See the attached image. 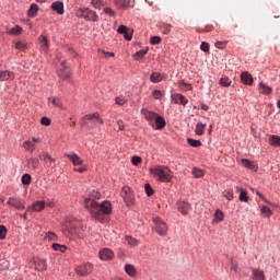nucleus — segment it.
<instances>
[{"label":"nucleus","instance_id":"nucleus-1","mask_svg":"<svg viewBox=\"0 0 280 280\" xmlns=\"http://www.w3.org/2000/svg\"><path fill=\"white\" fill-rule=\"evenodd\" d=\"M84 207L90 211L92 218H95V220H103V215H110V213H113V206L109 201L98 203L92 198H85Z\"/></svg>","mask_w":280,"mask_h":280},{"label":"nucleus","instance_id":"nucleus-2","mask_svg":"<svg viewBox=\"0 0 280 280\" xmlns=\"http://www.w3.org/2000/svg\"><path fill=\"white\" fill-rule=\"evenodd\" d=\"M151 174H154L160 183H172L174 173L167 166H155L150 168Z\"/></svg>","mask_w":280,"mask_h":280},{"label":"nucleus","instance_id":"nucleus-3","mask_svg":"<svg viewBox=\"0 0 280 280\" xmlns=\"http://www.w3.org/2000/svg\"><path fill=\"white\" fill-rule=\"evenodd\" d=\"M91 121V128H95L97 126H104V120L100 117V113H94V114H88L83 116L80 120L81 128H84L89 122Z\"/></svg>","mask_w":280,"mask_h":280},{"label":"nucleus","instance_id":"nucleus-4","mask_svg":"<svg viewBox=\"0 0 280 280\" xmlns=\"http://www.w3.org/2000/svg\"><path fill=\"white\" fill-rule=\"evenodd\" d=\"M153 231H155L160 237H165L167 235V231H170V226L165 221H163V219L155 217L153 218Z\"/></svg>","mask_w":280,"mask_h":280},{"label":"nucleus","instance_id":"nucleus-5","mask_svg":"<svg viewBox=\"0 0 280 280\" xmlns=\"http://www.w3.org/2000/svg\"><path fill=\"white\" fill-rule=\"evenodd\" d=\"M77 16L84 19L85 21H92L93 23H97V21H100V15L91 9H79L77 11Z\"/></svg>","mask_w":280,"mask_h":280},{"label":"nucleus","instance_id":"nucleus-6","mask_svg":"<svg viewBox=\"0 0 280 280\" xmlns=\"http://www.w3.org/2000/svg\"><path fill=\"white\" fill-rule=\"evenodd\" d=\"M57 75L60 80H69L71 78V69L67 66V61L61 60L59 65H57Z\"/></svg>","mask_w":280,"mask_h":280},{"label":"nucleus","instance_id":"nucleus-7","mask_svg":"<svg viewBox=\"0 0 280 280\" xmlns=\"http://www.w3.org/2000/svg\"><path fill=\"white\" fill-rule=\"evenodd\" d=\"M120 195L127 207H130L135 203V194L130 187H122Z\"/></svg>","mask_w":280,"mask_h":280},{"label":"nucleus","instance_id":"nucleus-8","mask_svg":"<svg viewBox=\"0 0 280 280\" xmlns=\"http://www.w3.org/2000/svg\"><path fill=\"white\" fill-rule=\"evenodd\" d=\"M75 272L79 277H86V275H91L93 272V265H91V262L81 265L75 268Z\"/></svg>","mask_w":280,"mask_h":280},{"label":"nucleus","instance_id":"nucleus-9","mask_svg":"<svg viewBox=\"0 0 280 280\" xmlns=\"http://www.w3.org/2000/svg\"><path fill=\"white\" fill-rule=\"evenodd\" d=\"M33 268L37 270L38 272H43L47 270V262L43 260L42 258L34 257L33 258Z\"/></svg>","mask_w":280,"mask_h":280},{"label":"nucleus","instance_id":"nucleus-10","mask_svg":"<svg viewBox=\"0 0 280 280\" xmlns=\"http://www.w3.org/2000/svg\"><path fill=\"white\" fill-rule=\"evenodd\" d=\"M141 115H143L144 119H147V121H149L150 126H152L154 128V121H155L156 117H159V115L156 113L150 112L148 109H142Z\"/></svg>","mask_w":280,"mask_h":280},{"label":"nucleus","instance_id":"nucleus-11","mask_svg":"<svg viewBox=\"0 0 280 280\" xmlns=\"http://www.w3.org/2000/svg\"><path fill=\"white\" fill-rule=\"evenodd\" d=\"M43 161H44V167L46 170H51L56 166V160L49 155V153H44L43 154Z\"/></svg>","mask_w":280,"mask_h":280},{"label":"nucleus","instance_id":"nucleus-12","mask_svg":"<svg viewBox=\"0 0 280 280\" xmlns=\"http://www.w3.org/2000/svg\"><path fill=\"white\" fill-rule=\"evenodd\" d=\"M249 270L252 272L253 280H266V272H264V270L255 267H250Z\"/></svg>","mask_w":280,"mask_h":280},{"label":"nucleus","instance_id":"nucleus-13","mask_svg":"<svg viewBox=\"0 0 280 280\" xmlns=\"http://www.w3.org/2000/svg\"><path fill=\"white\" fill-rule=\"evenodd\" d=\"M16 75L14 72L10 70H1L0 71V82H12Z\"/></svg>","mask_w":280,"mask_h":280},{"label":"nucleus","instance_id":"nucleus-14","mask_svg":"<svg viewBox=\"0 0 280 280\" xmlns=\"http://www.w3.org/2000/svg\"><path fill=\"white\" fill-rule=\"evenodd\" d=\"M172 102L174 104H180L182 106H187L189 103V100L187 97L183 96V94L175 93L171 96Z\"/></svg>","mask_w":280,"mask_h":280},{"label":"nucleus","instance_id":"nucleus-15","mask_svg":"<svg viewBox=\"0 0 280 280\" xmlns=\"http://www.w3.org/2000/svg\"><path fill=\"white\" fill-rule=\"evenodd\" d=\"M66 156L67 159H69V161H71L72 165L74 166L84 164V160L75 153H69V154H66Z\"/></svg>","mask_w":280,"mask_h":280},{"label":"nucleus","instance_id":"nucleus-16","mask_svg":"<svg viewBox=\"0 0 280 280\" xmlns=\"http://www.w3.org/2000/svg\"><path fill=\"white\" fill-rule=\"evenodd\" d=\"M177 209L182 215H187L191 209V205H189V202L179 201L177 202Z\"/></svg>","mask_w":280,"mask_h":280},{"label":"nucleus","instance_id":"nucleus-17","mask_svg":"<svg viewBox=\"0 0 280 280\" xmlns=\"http://www.w3.org/2000/svg\"><path fill=\"white\" fill-rule=\"evenodd\" d=\"M98 257L103 261H108V260L113 259V257H115V253H113V250H110L108 248H105L100 252Z\"/></svg>","mask_w":280,"mask_h":280},{"label":"nucleus","instance_id":"nucleus-18","mask_svg":"<svg viewBox=\"0 0 280 280\" xmlns=\"http://www.w3.org/2000/svg\"><path fill=\"white\" fill-rule=\"evenodd\" d=\"M7 205H9L10 207H14L15 209H19V211H22L23 209H25V206L23 205L21 199H18V198H9V200L7 201Z\"/></svg>","mask_w":280,"mask_h":280},{"label":"nucleus","instance_id":"nucleus-19","mask_svg":"<svg viewBox=\"0 0 280 280\" xmlns=\"http://www.w3.org/2000/svg\"><path fill=\"white\" fill-rule=\"evenodd\" d=\"M38 40H39L42 51L47 54L49 51V40L47 39V36L40 35L38 37Z\"/></svg>","mask_w":280,"mask_h":280},{"label":"nucleus","instance_id":"nucleus-20","mask_svg":"<svg viewBox=\"0 0 280 280\" xmlns=\"http://www.w3.org/2000/svg\"><path fill=\"white\" fill-rule=\"evenodd\" d=\"M51 10L57 14H65V4L60 1L52 2Z\"/></svg>","mask_w":280,"mask_h":280},{"label":"nucleus","instance_id":"nucleus-21","mask_svg":"<svg viewBox=\"0 0 280 280\" xmlns=\"http://www.w3.org/2000/svg\"><path fill=\"white\" fill-rule=\"evenodd\" d=\"M116 5L118 8H132L135 5V0H116Z\"/></svg>","mask_w":280,"mask_h":280},{"label":"nucleus","instance_id":"nucleus-22","mask_svg":"<svg viewBox=\"0 0 280 280\" xmlns=\"http://www.w3.org/2000/svg\"><path fill=\"white\" fill-rule=\"evenodd\" d=\"M241 80H242L243 84H247L248 86H250V84H253V75H250V73H248V72H243L241 74Z\"/></svg>","mask_w":280,"mask_h":280},{"label":"nucleus","instance_id":"nucleus-23","mask_svg":"<svg viewBox=\"0 0 280 280\" xmlns=\"http://www.w3.org/2000/svg\"><path fill=\"white\" fill-rule=\"evenodd\" d=\"M37 14H38V4L32 3L27 11V15L30 16V19H34L36 18Z\"/></svg>","mask_w":280,"mask_h":280},{"label":"nucleus","instance_id":"nucleus-24","mask_svg":"<svg viewBox=\"0 0 280 280\" xmlns=\"http://www.w3.org/2000/svg\"><path fill=\"white\" fill-rule=\"evenodd\" d=\"M27 165L32 170L36 171V170H38V165H40V160H38V158H31L27 161Z\"/></svg>","mask_w":280,"mask_h":280},{"label":"nucleus","instance_id":"nucleus-25","mask_svg":"<svg viewBox=\"0 0 280 280\" xmlns=\"http://www.w3.org/2000/svg\"><path fill=\"white\" fill-rule=\"evenodd\" d=\"M23 148L26 152H30L31 154L36 150V144L34 142L26 140L23 142Z\"/></svg>","mask_w":280,"mask_h":280},{"label":"nucleus","instance_id":"nucleus-26","mask_svg":"<svg viewBox=\"0 0 280 280\" xmlns=\"http://www.w3.org/2000/svg\"><path fill=\"white\" fill-rule=\"evenodd\" d=\"M259 93H262V95H270L272 93V88L266 85L265 83H260L258 85Z\"/></svg>","mask_w":280,"mask_h":280},{"label":"nucleus","instance_id":"nucleus-27","mask_svg":"<svg viewBox=\"0 0 280 280\" xmlns=\"http://www.w3.org/2000/svg\"><path fill=\"white\" fill-rule=\"evenodd\" d=\"M154 126H155L156 130H161V129L165 128V118H163L161 116H156V118L154 120Z\"/></svg>","mask_w":280,"mask_h":280},{"label":"nucleus","instance_id":"nucleus-28","mask_svg":"<svg viewBox=\"0 0 280 280\" xmlns=\"http://www.w3.org/2000/svg\"><path fill=\"white\" fill-rule=\"evenodd\" d=\"M206 128H207V124L198 122L196 125L195 133L198 135V137H202V135H205Z\"/></svg>","mask_w":280,"mask_h":280},{"label":"nucleus","instance_id":"nucleus-29","mask_svg":"<svg viewBox=\"0 0 280 280\" xmlns=\"http://www.w3.org/2000/svg\"><path fill=\"white\" fill-rule=\"evenodd\" d=\"M125 272H126L129 277H137V269H136L135 266H132V265H126V266H125Z\"/></svg>","mask_w":280,"mask_h":280},{"label":"nucleus","instance_id":"nucleus-30","mask_svg":"<svg viewBox=\"0 0 280 280\" xmlns=\"http://www.w3.org/2000/svg\"><path fill=\"white\" fill-rule=\"evenodd\" d=\"M269 143L273 148H280V137L279 136H270Z\"/></svg>","mask_w":280,"mask_h":280},{"label":"nucleus","instance_id":"nucleus-31","mask_svg":"<svg viewBox=\"0 0 280 280\" xmlns=\"http://www.w3.org/2000/svg\"><path fill=\"white\" fill-rule=\"evenodd\" d=\"M238 191H241L240 196H238V200H241V202H248V192L246 191V189L244 188H237Z\"/></svg>","mask_w":280,"mask_h":280},{"label":"nucleus","instance_id":"nucleus-32","mask_svg":"<svg viewBox=\"0 0 280 280\" xmlns=\"http://www.w3.org/2000/svg\"><path fill=\"white\" fill-rule=\"evenodd\" d=\"M43 209H45V201L43 200L36 201L32 207V210L37 212L43 211Z\"/></svg>","mask_w":280,"mask_h":280},{"label":"nucleus","instance_id":"nucleus-33","mask_svg":"<svg viewBox=\"0 0 280 280\" xmlns=\"http://www.w3.org/2000/svg\"><path fill=\"white\" fill-rule=\"evenodd\" d=\"M151 82H153L154 84L161 82V80H163V77L161 75V73L159 72H153L150 77Z\"/></svg>","mask_w":280,"mask_h":280},{"label":"nucleus","instance_id":"nucleus-34","mask_svg":"<svg viewBox=\"0 0 280 280\" xmlns=\"http://www.w3.org/2000/svg\"><path fill=\"white\" fill-rule=\"evenodd\" d=\"M242 163L244 167H247V170H257V166L255 165V162H250L249 160H242Z\"/></svg>","mask_w":280,"mask_h":280},{"label":"nucleus","instance_id":"nucleus-35","mask_svg":"<svg viewBox=\"0 0 280 280\" xmlns=\"http://www.w3.org/2000/svg\"><path fill=\"white\" fill-rule=\"evenodd\" d=\"M126 242L129 244V246H139V240L132 237V236H126Z\"/></svg>","mask_w":280,"mask_h":280},{"label":"nucleus","instance_id":"nucleus-36","mask_svg":"<svg viewBox=\"0 0 280 280\" xmlns=\"http://www.w3.org/2000/svg\"><path fill=\"white\" fill-rule=\"evenodd\" d=\"M260 213L266 218H270V215H272V210L268 208V206H262L260 209Z\"/></svg>","mask_w":280,"mask_h":280},{"label":"nucleus","instance_id":"nucleus-37","mask_svg":"<svg viewBox=\"0 0 280 280\" xmlns=\"http://www.w3.org/2000/svg\"><path fill=\"white\" fill-rule=\"evenodd\" d=\"M214 221L215 222H223L224 221V212H222V210H217L215 211Z\"/></svg>","mask_w":280,"mask_h":280},{"label":"nucleus","instance_id":"nucleus-38","mask_svg":"<svg viewBox=\"0 0 280 280\" xmlns=\"http://www.w3.org/2000/svg\"><path fill=\"white\" fill-rule=\"evenodd\" d=\"M148 54V48L141 49L135 54V60H141Z\"/></svg>","mask_w":280,"mask_h":280},{"label":"nucleus","instance_id":"nucleus-39","mask_svg":"<svg viewBox=\"0 0 280 280\" xmlns=\"http://www.w3.org/2000/svg\"><path fill=\"white\" fill-rule=\"evenodd\" d=\"M187 143L191 145V148H200L202 145V142L200 140H194L191 138L187 139Z\"/></svg>","mask_w":280,"mask_h":280},{"label":"nucleus","instance_id":"nucleus-40","mask_svg":"<svg viewBox=\"0 0 280 280\" xmlns=\"http://www.w3.org/2000/svg\"><path fill=\"white\" fill-rule=\"evenodd\" d=\"M52 248H54V250H57L59 253H65L67 250V246L60 245L58 243H54Z\"/></svg>","mask_w":280,"mask_h":280},{"label":"nucleus","instance_id":"nucleus-41","mask_svg":"<svg viewBox=\"0 0 280 280\" xmlns=\"http://www.w3.org/2000/svg\"><path fill=\"white\" fill-rule=\"evenodd\" d=\"M178 86H179V89L182 90V91H191V84H189V83H185L184 81H180L179 83H178Z\"/></svg>","mask_w":280,"mask_h":280},{"label":"nucleus","instance_id":"nucleus-42","mask_svg":"<svg viewBox=\"0 0 280 280\" xmlns=\"http://www.w3.org/2000/svg\"><path fill=\"white\" fill-rule=\"evenodd\" d=\"M192 175L195 176V178H202V176H205V171L200 168H194Z\"/></svg>","mask_w":280,"mask_h":280},{"label":"nucleus","instance_id":"nucleus-43","mask_svg":"<svg viewBox=\"0 0 280 280\" xmlns=\"http://www.w3.org/2000/svg\"><path fill=\"white\" fill-rule=\"evenodd\" d=\"M31 183H32V175H30V174H24V175L22 176V184H23V185H31Z\"/></svg>","mask_w":280,"mask_h":280},{"label":"nucleus","instance_id":"nucleus-44","mask_svg":"<svg viewBox=\"0 0 280 280\" xmlns=\"http://www.w3.org/2000/svg\"><path fill=\"white\" fill-rule=\"evenodd\" d=\"M49 102L51 103L52 106H56L57 108H62V103L60 102L59 98L52 97V98H49Z\"/></svg>","mask_w":280,"mask_h":280},{"label":"nucleus","instance_id":"nucleus-45","mask_svg":"<svg viewBox=\"0 0 280 280\" xmlns=\"http://www.w3.org/2000/svg\"><path fill=\"white\" fill-rule=\"evenodd\" d=\"M230 261H231L230 269L232 270V272H237V270H240V266H238L237 261L234 260L233 258H231Z\"/></svg>","mask_w":280,"mask_h":280},{"label":"nucleus","instance_id":"nucleus-46","mask_svg":"<svg viewBox=\"0 0 280 280\" xmlns=\"http://www.w3.org/2000/svg\"><path fill=\"white\" fill-rule=\"evenodd\" d=\"M231 82V79H229L228 77H222L219 81V84H221V86H229Z\"/></svg>","mask_w":280,"mask_h":280},{"label":"nucleus","instance_id":"nucleus-47","mask_svg":"<svg viewBox=\"0 0 280 280\" xmlns=\"http://www.w3.org/2000/svg\"><path fill=\"white\" fill-rule=\"evenodd\" d=\"M223 197L226 198V200H233L234 194L232 189H228L223 192Z\"/></svg>","mask_w":280,"mask_h":280},{"label":"nucleus","instance_id":"nucleus-48","mask_svg":"<svg viewBox=\"0 0 280 280\" xmlns=\"http://www.w3.org/2000/svg\"><path fill=\"white\" fill-rule=\"evenodd\" d=\"M46 240H48L49 242H56V240H58V236L54 232H48L46 233Z\"/></svg>","mask_w":280,"mask_h":280},{"label":"nucleus","instance_id":"nucleus-49","mask_svg":"<svg viewBox=\"0 0 280 280\" xmlns=\"http://www.w3.org/2000/svg\"><path fill=\"white\" fill-rule=\"evenodd\" d=\"M90 198L94 201L100 200V198H102V195L96 190H92L90 194Z\"/></svg>","mask_w":280,"mask_h":280},{"label":"nucleus","instance_id":"nucleus-50","mask_svg":"<svg viewBox=\"0 0 280 280\" xmlns=\"http://www.w3.org/2000/svg\"><path fill=\"white\" fill-rule=\"evenodd\" d=\"M15 49H20L21 51H25L27 49V45L23 42L15 43Z\"/></svg>","mask_w":280,"mask_h":280},{"label":"nucleus","instance_id":"nucleus-51","mask_svg":"<svg viewBox=\"0 0 280 280\" xmlns=\"http://www.w3.org/2000/svg\"><path fill=\"white\" fill-rule=\"evenodd\" d=\"M115 102L118 106H124V104H126V102H128V100H126V97H124V96H118V97H116Z\"/></svg>","mask_w":280,"mask_h":280},{"label":"nucleus","instance_id":"nucleus-52","mask_svg":"<svg viewBox=\"0 0 280 280\" xmlns=\"http://www.w3.org/2000/svg\"><path fill=\"white\" fill-rule=\"evenodd\" d=\"M8 233V229L5 225H0V240H5V234Z\"/></svg>","mask_w":280,"mask_h":280},{"label":"nucleus","instance_id":"nucleus-53","mask_svg":"<svg viewBox=\"0 0 280 280\" xmlns=\"http://www.w3.org/2000/svg\"><path fill=\"white\" fill-rule=\"evenodd\" d=\"M152 97H154V100H161V97H163V92H161L160 90H154L152 92Z\"/></svg>","mask_w":280,"mask_h":280},{"label":"nucleus","instance_id":"nucleus-54","mask_svg":"<svg viewBox=\"0 0 280 280\" xmlns=\"http://www.w3.org/2000/svg\"><path fill=\"white\" fill-rule=\"evenodd\" d=\"M144 190L147 196H152V194H154V189H152V186H150V184L144 185Z\"/></svg>","mask_w":280,"mask_h":280},{"label":"nucleus","instance_id":"nucleus-55","mask_svg":"<svg viewBox=\"0 0 280 280\" xmlns=\"http://www.w3.org/2000/svg\"><path fill=\"white\" fill-rule=\"evenodd\" d=\"M23 32V28L21 26H14L13 28L10 30V34H15L19 35Z\"/></svg>","mask_w":280,"mask_h":280},{"label":"nucleus","instance_id":"nucleus-56","mask_svg":"<svg viewBox=\"0 0 280 280\" xmlns=\"http://www.w3.org/2000/svg\"><path fill=\"white\" fill-rule=\"evenodd\" d=\"M151 45H159L161 43V37L160 36H152L150 38Z\"/></svg>","mask_w":280,"mask_h":280},{"label":"nucleus","instance_id":"nucleus-57","mask_svg":"<svg viewBox=\"0 0 280 280\" xmlns=\"http://www.w3.org/2000/svg\"><path fill=\"white\" fill-rule=\"evenodd\" d=\"M40 124L42 126H51V119H49L48 117H42Z\"/></svg>","mask_w":280,"mask_h":280},{"label":"nucleus","instance_id":"nucleus-58","mask_svg":"<svg viewBox=\"0 0 280 280\" xmlns=\"http://www.w3.org/2000/svg\"><path fill=\"white\" fill-rule=\"evenodd\" d=\"M131 163H132V165H140V163H141V158H139V156H137V155H135V156H132L131 158Z\"/></svg>","mask_w":280,"mask_h":280},{"label":"nucleus","instance_id":"nucleus-59","mask_svg":"<svg viewBox=\"0 0 280 280\" xmlns=\"http://www.w3.org/2000/svg\"><path fill=\"white\" fill-rule=\"evenodd\" d=\"M117 32H118V34H126L128 32V26L120 25V26H118Z\"/></svg>","mask_w":280,"mask_h":280},{"label":"nucleus","instance_id":"nucleus-60","mask_svg":"<svg viewBox=\"0 0 280 280\" xmlns=\"http://www.w3.org/2000/svg\"><path fill=\"white\" fill-rule=\"evenodd\" d=\"M200 49L201 51H209V43L207 42H202L201 45H200Z\"/></svg>","mask_w":280,"mask_h":280},{"label":"nucleus","instance_id":"nucleus-61","mask_svg":"<svg viewBox=\"0 0 280 280\" xmlns=\"http://www.w3.org/2000/svg\"><path fill=\"white\" fill-rule=\"evenodd\" d=\"M214 45L218 49H224L226 47V42H217Z\"/></svg>","mask_w":280,"mask_h":280},{"label":"nucleus","instance_id":"nucleus-62","mask_svg":"<svg viewBox=\"0 0 280 280\" xmlns=\"http://www.w3.org/2000/svg\"><path fill=\"white\" fill-rule=\"evenodd\" d=\"M105 14H108L109 16H115V11L110 8L104 9Z\"/></svg>","mask_w":280,"mask_h":280},{"label":"nucleus","instance_id":"nucleus-63","mask_svg":"<svg viewBox=\"0 0 280 280\" xmlns=\"http://www.w3.org/2000/svg\"><path fill=\"white\" fill-rule=\"evenodd\" d=\"M117 125L119 130H126V125L124 124V120H118Z\"/></svg>","mask_w":280,"mask_h":280},{"label":"nucleus","instance_id":"nucleus-64","mask_svg":"<svg viewBox=\"0 0 280 280\" xmlns=\"http://www.w3.org/2000/svg\"><path fill=\"white\" fill-rule=\"evenodd\" d=\"M171 31H172V25L170 24L164 25V31H163L164 34H167Z\"/></svg>","mask_w":280,"mask_h":280}]
</instances>
